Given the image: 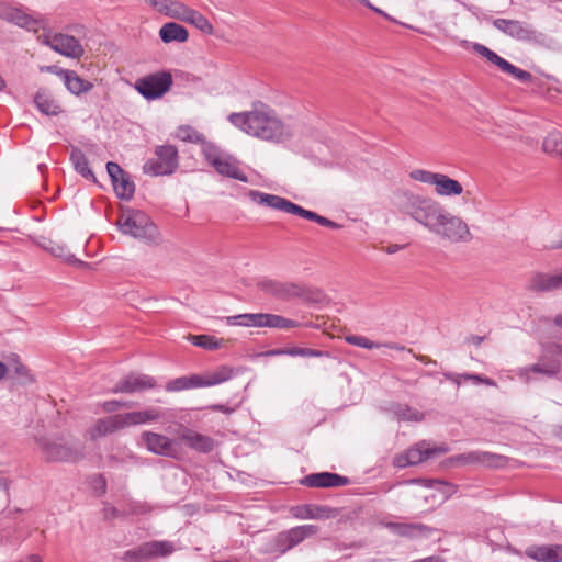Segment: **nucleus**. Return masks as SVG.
Returning <instances> with one entry per match:
<instances>
[{
	"label": "nucleus",
	"instance_id": "64",
	"mask_svg": "<svg viewBox=\"0 0 562 562\" xmlns=\"http://www.w3.org/2000/svg\"><path fill=\"white\" fill-rule=\"evenodd\" d=\"M404 247H405V246H403V245H398V244H391V245L386 246L385 251H386L387 254L392 255V254H395V252L400 251V250H401V249H403Z\"/></svg>",
	"mask_w": 562,
	"mask_h": 562
},
{
	"label": "nucleus",
	"instance_id": "47",
	"mask_svg": "<svg viewBox=\"0 0 562 562\" xmlns=\"http://www.w3.org/2000/svg\"><path fill=\"white\" fill-rule=\"evenodd\" d=\"M426 485L428 487L441 491L445 494V498H448L457 490V487L454 485L443 482V481H428Z\"/></svg>",
	"mask_w": 562,
	"mask_h": 562
},
{
	"label": "nucleus",
	"instance_id": "29",
	"mask_svg": "<svg viewBox=\"0 0 562 562\" xmlns=\"http://www.w3.org/2000/svg\"><path fill=\"white\" fill-rule=\"evenodd\" d=\"M64 83L69 92L72 94H80L83 92H88L93 88V85L81 77H79L76 71L69 70L68 72H64Z\"/></svg>",
	"mask_w": 562,
	"mask_h": 562
},
{
	"label": "nucleus",
	"instance_id": "1",
	"mask_svg": "<svg viewBox=\"0 0 562 562\" xmlns=\"http://www.w3.org/2000/svg\"><path fill=\"white\" fill-rule=\"evenodd\" d=\"M397 207L441 239L458 244L472 238L468 224L432 198L405 190L397 194Z\"/></svg>",
	"mask_w": 562,
	"mask_h": 562
},
{
	"label": "nucleus",
	"instance_id": "12",
	"mask_svg": "<svg viewBox=\"0 0 562 562\" xmlns=\"http://www.w3.org/2000/svg\"><path fill=\"white\" fill-rule=\"evenodd\" d=\"M142 440L146 449L157 456L173 458L178 453L176 442L161 434L144 431L142 434Z\"/></svg>",
	"mask_w": 562,
	"mask_h": 562
},
{
	"label": "nucleus",
	"instance_id": "35",
	"mask_svg": "<svg viewBox=\"0 0 562 562\" xmlns=\"http://www.w3.org/2000/svg\"><path fill=\"white\" fill-rule=\"evenodd\" d=\"M70 160L76 169L86 179H94L92 170L89 168V162L85 154L78 149H72L70 154Z\"/></svg>",
	"mask_w": 562,
	"mask_h": 562
},
{
	"label": "nucleus",
	"instance_id": "41",
	"mask_svg": "<svg viewBox=\"0 0 562 562\" xmlns=\"http://www.w3.org/2000/svg\"><path fill=\"white\" fill-rule=\"evenodd\" d=\"M184 22L193 24L196 29L204 33L213 34V25L203 14L196 10L191 9Z\"/></svg>",
	"mask_w": 562,
	"mask_h": 562
},
{
	"label": "nucleus",
	"instance_id": "60",
	"mask_svg": "<svg viewBox=\"0 0 562 562\" xmlns=\"http://www.w3.org/2000/svg\"><path fill=\"white\" fill-rule=\"evenodd\" d=\"M94 483H95L94 488L97 491H99V494L105 493L106 484H105V480L101 475H98L94 479Z\"/></svg>",
	"mask_w": 562,
	"mask_h": 562
},
{
	"label": "nucleus",
	"instance_id": "10",
	"mask_svg": "<svg viewBox=\"0 0 562 562\" xmlns=\"http://www.w3.org/2000/svg\"><path fill=\"white\" fill-rule=\"evenodd\" d=\"M450 461L460 465H482L486 468H499L505 464L503 456L479 450L453 456Z\"/></svg>",
	"mask_w": 562,
	"mask_h": 562
},
{
	"label": "nucleus",
	"instance_id": "21",
	"mask_svg": "<svg viewBox=\"0 0 562 562\" xmlns=\"http://www.w3.org/2000/svg\"><path fill=\"white\" fill-rule=\"evenodd\" d=\"M180 440H182L189 448L201 453L211 452L215 446L213 438L199 434L190 428H184L181 431Z\"/></svg>",
	"mask_w": 562,
	"mask_h": 562
},
{
	"label": "nucleus",
	"instance_id": "30",
	"mask_svg": "<svg viewBox=\"0 0 562 562\" xmlns=\"http://www.w3.org/2000/svg\"><path fill=\"white\" fill-rule=\"evenodd\" d=\"M226 324L231 326L262 327L263 313H249L228 316Z\"/></svg>",
	"mask_w": 562,
	"mask_h": 562
},
{
	"label": "nucleus",
	"instance_id": "8",
	"mask_svg": "<svg viewBox=\"0 0 562 562\" xmlns=\"http://www.w3.org/2000/svg\"><path fill=\"white\" fill-rule=\"evenodd\" d=\"M448 450L449 449L445 446L431 447L429 442L423 440L412 446L404 453L396 456L394 459V464L397 468L417 465L435 456L446 453Z\"/></svg>",
	"mask_w": 562,
	"mask_h": 562
},
{
	"label": "nucleus",
	"instance_id": "5",
	"mask_svg": "<svg viewBox=\"0 0 562 562\" xmlns=\"http://www.w3.org/2000/svg\"><path fill=\"white\" fill-rule=\"evenodd\" d=\"M179 167L178 149L173 145H159L155 148V157L148 159L143 171L150 176H169Z\"/></svg>",
	"mask_w": 562,
	"mask_h": 562
},
{
	"label": "nucleus",
	"instance_id": "24",
	"mask_svg": "<svg viewBox=\"0 0 562 562\" xmlns=\"http://www.w3.org/2000/svg\"><path fill=\"white\" fill-rule=\"evenodd\" d=\"M34 103L40 112L45 115L56 116L61 112L60 105L53 99L52 94L45 90L40 89L35 97Z\"/></svg>",
	"mask_w": 562,
	"mask_h": 562
},
{
	"label": "nucleus",
	"instance_id": "26",
	"mask_svg": "<svg viewBox=\"0 0 562 562\" xmlns=\"http://www.w3.org/2000/svg\"><path fill=\"white\" fill-rule=\"evenodd\" d=\"M159 36L164 43H184L189 37V33L182 25L169 22L161 26L159 30Z\"/></svg>",
	"mask_w": 562,
	"mask_h": 562
},
{
	"label": "nucleus",
	"instance_id": "55",
	"mask_svg": "<svg viewBox=\"0 0 562 562\" xmlns=\"http://www.w3.org/2000/svg\"><path fill=\"white\" fill-rule=\"evenodd\" d=\"M285 536V532L279 533L274 539L273 548L274 550L279 551L280 553H285L288 550L292 549L293 546H290L288 539H283Z\"/></svg>",
	"mask_w": 562,
	"mask_h": 562
},
{
	"label": "nucleus",
	"instance_id": "49",
	"mask_svg": "<svg viewBox=\"0 0 562 562\" xmlns=\"http://www.w3.org/2000/svg\"><path fill=\"white\" fill-rule=\"evenodd\" d=\"M189 389L188 376H180L169 381L166 385L168 392H179Z\"/></svg>",
	"mask_w": 562,
	"mask_h": 562
},
{
	"label": "nucleus",
	"instance_id": "18",
	"mask_svg": "<svg viewBox=\"0 0 562 562\" xmlns=\"http://www.w3.org/2000/svg\"><path fill=\"white\" fill-rule=\"evenodd\" d=\"M0 19L19 27H29L35 23V20L25 13L22 8L5 0H0Z\"/></svg>",
	"mask_w": 562,
	"mask_h": 562
},
{
	"label": "nucleus",
	"instance_id": "4",
	"mask_svg": "<svg viewBox=\"0 0 562 562\" xmlns=\"http://www.w3.org/2000/svg\"><path fill=\"white\" fill-rule=\"evenodd\" d=\"M201 150L206 162L212 166L218 175L241 182H248L247 175L240 168V161L232 154L223 150L213 143L204 140L202 142Z\"/></svg>",
	"mask_w": 562,
	"mask_h": 562
},
{
	"label": "nucleus",
	"instance_id": "31",
	"mask_svg": "<svg viewBox=\"0 0 562 562\" xmlns=\"http://www.w3.org/2000/svg\"><path fill=\"white\" fill-rule=\"evenodd\" d=\"M148 559L166 558L171 555L176 547L173 542L168 540H153L146 542Z\"/></svg>",
	"mask_w": 562,
	"mask_h": 562
},
{
	"label": "nucleus",
	"instance_id": "9",
	"mask_svg": "<svg viewBox=\"0 0 562 562\" xmlns=\"http://www.w3.org/2000/svg\"><path fill=\"white\" fill-rule=\"evenodd\" d=\"M42 43L54 52L74 59L80 58L85 53L83 46L75 36L64 33L45 35Z\"/></svg>",
	"mask_w": 562,
	"mask_h": 562
},
{
	"label": "nucleus",
	"instance_id": "15",
	"mask_svg": "<svg viewBox=\"0 0 562 562\" xmlns=\"http://www.w3.org/2000/svg\"><path fill=\"white\" fill-rule=\"evenodd\" d=\"M493 25L505 35L518 41L531 40L535 34L528 24L518 20L495 19Z\"/></svg>",
	"mask_w": 562,
	"mask_h": 562
},
{
	"label": "nucleus",
	"instance_id": "27",
	"mask_svg": "<svg viewBox=\"0 0 562 562\" xmlns=\"http://www.w3.org/2000/svg\"><path fill=\"white\" fill-rule=\"evenodd\" d=\"M345 341L348 342L349 345L369 349V350L375 349V348H381V347H385V348L398 350V351L405 350V347L400 344L376 342V341H372V340L368 339L364 336H359V335H347V336H345Z\"/></svg>",
	"mask_w": 562,
	"mask_h": 562
},
{
	"label": "nucleus",
	"instance_id": "37",
	"mask_svg": "<svg viewBox=\"0 0 562 562\" xmlns=\"http://www.w3.org/2000/svg\"><path fill=\"white\" fill-rule=\"evenodd\" d=\"M188 339L196 347L216 350L223 346V340L210 335H189Z\"/></svg>",
	"mask_w": 562,
	"mask_h": 562
},
{
	"label": "nucleus",
	"instance_id": "25",
	"mask_svg": "<svg viewBox=\"0 0 562 562\" xmlns=\"http://www.w3.org/2000/svg\"><path fill=\"white\" fill-rule=\"evenodd\" d=\"M294 515L301 519H327L335 516V510L321 505H304L295 508Z\"/></svg>",
	"mask_w": 562,
	"mask_h": 562
},
{
	"label": "nucleus",
	"instance_id": "17",
	"mask_svg": "<svg viewBox=\"0 0 562 562\" xmlns=\"http://www.w3.org/2000/svg\"><path fill=\"white\" fill-rule=\"evenodd\" d=\"M434 189L435 193L442 198H452L464 194L463 200H467L471 195L470 191L464 192L462 184L458 180L440 172L437 173Z\"/></svg>",
	"mask_w": 562,
	"mask_h": 562
},
{
	"label": "nucleus",
	"instance_id": "13",
	"mask_svg": "<svg viewBox=\"0 0 562 562\" xmlns=\"http://www.w3.org/2000/svg\"><path fill=\"white\" fill-rule=\"evenodd\" d=\"M248 196L254 203L259 205H265L271 207L273 210L282 211L289 214H297L299 206L297 204L286 200L285 198L265 193L257 190H250L248 192Z\"/></svg>",
	"mask_w": 562,
	"mask_h": 562
},
{
	"label": "nucleus",
	"instance_id": "53",
	"mask_svg": "<svg viewBox=\"0 0 562 562\" xmlns=\"http://www.w3.org/2000/svg\"><path fill=\"white\" fill-rule=\"evenodd\" d=\"M106 171L111 178L112 183L126 175L125 171L116 162L112 161L106 164Z\"/></svg>",
	"mask_w": 562,
	"mask_h": 562
},
{
	"label": "nucleus",
	"instance_id": "6",
	"mask_svg": "<svg viewBox=\"0 0 562 562\" xmlns=\"http://www.w3.org/2000/svg\"><path fill=\"white\" fill-rule=\"evenodd\" d=\"M119 224L123 234L131 235L134 238L155 241L158 237L157 226L144 212H131L123 216Z\"/></svg>",
	"mask_w": 562,
	"mask_h": 562
},
{
	"label": "nucleus",
	"instance_id": "50",
	"mask_svg": "<svg viewBox=\"0 0 562 562\" xmlns=\"http://www.w3.org/2000/svg\"><path fill=\"white\" fill-rule=\"evenodd\" d=\"M504 72L512 75L513 77H515L516 79H518L521 82H528L532 78L530 72H528L524 69L517 68L516 66H514L510 63H509V67L506 68Z\"/></svg>",
	"mask_w": 562,
	"mask_h": 562
},
{
	"label": "nucleus",
	"instance_id": "32",
	"mask_svg": "<svg viewBox=\"0 0 562 562\" xmlns=\"http://www.w3.org/2000/svg\"><path fill=\"white\" fill-rule=\"evenodd\" d=\"M317 530L318 528L314 525L299 526L285 531L283 539H288L290 546L295 547L307 537L315 535Z\"/></svg>",
	"mask_w": 562,
	"mask_h": 562
},
{
	"label": "nucleus",
	"instance_id": "61",
	"mask_svg": "<svg viewBox=\"0 0 562 562\" xmlns=\"http://www.w3.org/2000/svg\"><path fill=\"white\" fill-rule=\"evenodd\" d=\"M547 353H562V345L561 344H550L544 348Z\"/></svg>",
	"mask_w": 562,
	"mask_h": 562
},
{
	"label": "nucleus",
	"instance_id": "51",
	"mask_svg": "<svg viewBox=\"0 0 562 562\" xmlns=\"http://www.w3.org/2000/svg\"><path fill=\"white\" fill-rule=\"evenodd\" d=\"M189 389L198 387H210L207 373L205 374H192L188 376Z\"/></svg>",
	"mask_w": 562,
	"mask_h": 562
},
{
	"label": "nucleus",
	"instance_id": "38",
	"mask_svg": "<svg viewBox=\"0 0 562 562\" xmlns=\"http://www.w3.org/2000/svg\"><path fill=\"white\" fill-rule=\"evenodd\" d=\"M206 373L210 386H214L231 380L235 374V370L228 366H221L214 371Z\"/></svg>",
	"mask_w": 562,
	"mask_h": 562
},
{
	"label": "nucleus",
	"instance_id": "57",
	"mask_svg": "<svg viewBox=\"0 0 562 562\" xmlns=\"http://www.w3.org/2000/svg\"><path fill=\"white\" fill-rule=\"evenodd\" d=\"M40 70L43 72V71H46V72H50V74H54L58 77H60L63 80L65 78V74L63 72H68L69 70L68 69H63V68H59L55 65H52V66H43L40 68Z\"/></svg>",
	"mask_w": 562,
	"mask_h": 562
},
{
	"label": "nucleus",
	"instance_id": "19",
	"mask_svg": "<svg viewBox=\"0 0 562 562\" xmlns=\"http://www.w3.org/2000/svg\"><path fill=\"white\" fill-rule=\"evenodd\" d=\"M301 483L308 487H337L347 485L349 480L336 473L321 472L304 476Z\"/></svg>",
	"mask_w": 562,
	"mask_h": 562
},
{
	"label": "nucleus",
	"instance_id": "16",
	"mask_svg": "<svg viewBox=\"0 0 562 562\" xmlns=\"http://www.w3.org/2000/svg\"><path fill=\"white\" fill-rule=\"evenodd\" d=\"M155 386V380L146 374H128L112 390L113 393H136Z\"/></svg>",
	"mask_w": 562,
	"mask_h": 562
},
{
	"label": "nucleus",
	"instance_id": "54",
	"mask_svg": "<svg viewBox=\"0 0 562 562\" xmlns=\"http://www.w3.org/2000/svg\"><path fill=\"white\" fill-rule=\"evenodd\" d=\"M179 136L183 140H188V142H192V143L202 142V136L198 132L193 131L190 127L180 128Z\"/></svg>",
	"mask_w": 562,
	"mask_h": 562
},
{
	"label": "nucleus",
	"instance_id": "59",
	"mask_svg": "<svg viewBox=\"0 0 562 562\" xmlns=\"http://www.w3.org/2000/svg\"><path fill=\"white\" fill-rule=\"evenodd\" d=\"M209 409L214 411V412H221L226 415H229L234 412V408L228 407L226 405H222V404H213V405L209 406Z\"/></svg>",
	"mask_w": 562,
	"mask_h": 562
},
{
	"label": "nucleus",
	"instance_id": "46",
	"mask_svg": "<svg viewBox=\"0 0 562 562\" xmlns=\"http://www.w3.org/2000/svg\"><path fill=\"white\" fill-rule=\"evenodd\" d=\"M47 249L54 257L60 258L67 262H71L75 260V256L68 250V248L65 245L50 243V246Z\"/></svg>",
	"mask_w": 562,
	"mask_h": 562
},
{
	"label": "nucleus",
	"instance_id": "7",
	"mask_svg": "<svg viewBox=\"0 0 562 562\" xmlns=\"http://www.w3.org/2000/svg\"><path fill=\"white\" fill-rule=\"evenodd\" d=\"M172 85L170 72L159 71L139 78L135 82L136 90L147 100H156L167 93Z\"/></svg>",
	"mask_w": 562,
	"mask_h": 562
},
{
	"label": "nucleus",
	"instance_id": "62",
	"mask_svg": "<svg viewBox=\"0 0 562 562\" xmlns=\"http://www.w3.org/2000/svg\"><path fill=\"white\" fill-rule=\"evenodd\" d=\"M299 326V322L283 317L282 329L296 328Z\"/></svg>",
	"mask_w": 562,
	"mask_h": 562
},
{
	"label": "nucleus",
	"instance_id": "33",
	"mask_svg": "<svg viewBox=\"0 0 562 562\" xmlns=\"http://www.w3.org/2000/svg\"><path fill=\"white\" fill-rule=\"evenodd\" d=\"M128 426H136L157 420L161 414L158 408H148L139 412L125 413Z\"/></svg>",
	"mask_w": 562,
	"mask_h": 562
},
{
	"label": "nucleus",
	"instance_id": "45",
	"mask_svg": "<svg viewBox=\"0 0 562 562\" xmlns=\"http://www.w3.org/2000/svg\"><path fill=\"white\" fill-rule=\"evenodd\" d=\"M437 173L438 172H432V171L425 170V169H415L409 172V177H411V179H413L415 181L430 184L434 187Z\"/></svg>",
	"mask_w": 562,
	"mask_h": 562
},
{
	"label": "nucleus",
	"instance_id": "42",
	"mask_svg": "<svg viewBox=\"0 0 562 562\" xmlns=\"http://www.w3.org/2000/svg\"><path fill=\"white\" fill-rule=\"evenodd\" d=\"M296 215L300 217L316 222L317 224L325 226V227H330L334 229H337L340 227V225L337 224L336 222H333L331 220H329L327 217L321 216L315 212L305 210L302 206H299V211H297Z\"/></svg>",
	"mask_w": 562,
	"mask_h": 562
},
{
	"label": "nucleus",
	"instance_id": "11",
	"mask_svg": "<svg viewBox=\"0 0 562 562\" xmlns=\"http://www.w3.org/2000/svg\"><path fill=\"white\" fill-rule=\"evenodd\" d=\"M260 290L279 300H293L305 294L303 285L294 282H281L276 280H262L259 283Z\"/></svg>",
	"mask_w": 562,
	"mask_h": 562
},
{
	"label": "nucleus",
	"instance_id": "39",
	"mask_svg": "<svg viewBox=\"0 0 562 562\" xmlns=\"http://www.w3.org/2000/svg\"><path fill=\"white\" fill-rule=\"evenodd\" d=\"M191 8L180 1L168 0L165 15L184 22Z\"/></svg>",
	"mask_w": 562,
	"mask_h": 562
},
{
	"label": "nucleus",
	"instance_id": "56",
	"mask_svg": "<svg viewBox=\"0 0 562 562\" xmlns=\"http://www.w3.org/2000/svg\"><path fill=\"white\" fill-rule=\"evenodd\" d=\"M154 10L165 15L168 0H145Z\"/></svg>",
	"mask_w": 562,
	"mask_h": 562
},
{
	"label": "nucleus",
	"instance_id": "14",
	"mask_svg": "<svg viewBox=\"0 0 562 562\" xmlns=\"http://www.w3.org/2000/svg\"><path fill=\"white\" fill-rule=\"evenodd\" d=\"M127 427L130 426L125 414H117L98 419L94 426L89 430V436L92 440H95L100 437L112 435Z\"/></svg>",
	"mask_w": 562,
	"mask_h": 562
},
{
	"label": "nucleus",
	"instance_id": "3",
	"mask_svg": "<svg viewBox=\"0 0 562 562\" xmlns=\"http://www.w3.org/2000/svg\"><path fill=\"white\" fill-rule=\"evenodd\" d=\"M38 450L48 462H77L85 457V447L79 441L64 438H38Z\"/></svg>",
	"mask_w": 562,
	"mask_h": 562
},
{
	"label": "nucleus",
	"instance_id": "23",
	"mask_svg": "<svg viewBox=\"0 0 562 562\" xmlns=\"http://www.w3.org/2000/svg\"><path fill=\"white\" fill-rule=\"evenodd\" d=\"M560 288H562V271L558 274L536 273L528 282V289L533 292H549Z\"/></svg>",
	"mask_w": 562,
	"mask_h": 562
},
{
	"label": "nucleus",
	"instance_id": "40",
	"mask_svg": "<svg viewBox=\"0 0 562 562\" xmlns=\"http://www.w3.org/2000/svg\"><path fill=\"white\" fill-rule=\"evenodd\" d=\"M473 48L481 56L485 57L488 61L495 64L501 70L505 71V69L509 67V63L506 59L498 56L496 53H494L486 46L482 44H474Z\"/></svg>",
	"mask_w": 562,
	"mask_h": 562
},
{
	"label": "nucleus",
	"instance_id": "58",
	"mask_svg": "<svg viewBox=\"0 0 562 562\" xmlns=\"http://www.w3.org/2000/svg\"><path fill=\"white\" fill-rule=\"evenodd\" d=\"M122 406H124V404L120 401H108L103 403V409L108 413L115 412Z\"/></svg>",
	"mask_w": 562,
	"mask_h": 562
},
{
	"label": "nucleus",
	"instance_id": "22",
	"mask_svg": "<svg viewBox=\"0 0 562 562\" xmlns=\"http://www.w3.org/2000/svg\"><path fill=\"white\" fill-rule=\"evenodd\" d=\"M526 554L538 562H562V544L532 546Z\"/></svg>",
	"mask_w": 562,
	"mask_h": 562
},
{
	"label": "nucleus",
	"instance_id": "63",
	"mask_svg": "<svg viewBox=\"0 0 562 562\" xmlns=\"http://www.w3.org/2000/svg\"><path fill=\"white\" fill-rule=\"evenodd\" d=\"M462 379L467 381H473L475 383H480L482 381V375L474 374V373H464L461 374Z\"/></svg>",
	"mask_w": 562,
	"mask_h": 562
},
{
	"label": "nucleus",
	"instance_id": "44",
	"mask_svg": "<svg viewBox=\"0 0 562 562\" xmlns=\"http://www.w3.org/2000/svg\"><path fill=\"white\" fill-rule=\"evenodd\" d=\"M397 532L402 536H414L416 532L418 533H427L430 532L431 529L422 524H403L396 525Z\"/></svg>",
	"mask_w": 562,
	"mask_h": 562
},
{
	"label": "nucleus",
	"instance_id": "34",
	"mask_svg": "<svg viewBox=\"0 0 562 562\" xmlns=\"http://www.w3.org/2000/svg\"><path fill=\"white\" fill-rule=\"evenodd\" d=\"M542 150L548 155L562 158V132L549 133L543 139Z\"/></svg>",
	"mask_w": 562,
	"mask_h": 562
},
{
	"label": "nucleus",
	"instance_id": "48",
	"mask_svg": "<svg viewBox=\"0 0 562 562\" xmlns=\"http://www.w3.org/2000/svg\"><path fill=\"white\" fill-rule=\"evenodd\" d=\"M286 355L292 356V357H296V356H300V357H321V356H323V352L319 351V350L310 349V348L293 347V348H289L286 350Z\"/></svg>",
	"mask_w": 562,
	"mask_h": 562
},
{
	"label": "nucleus",
	"instance_id": "52",
	"mask_svg": "<svg viewBox=\"0 0 562 562\" xmlns=\"http://www.w3.org/2000/svg\"><path fill=\"white\" fill-rule=\"evenodd\" d=\"M283 316L263 313L262 327L282 328Z\"/></svg>",
	"mask_w": 562,
	"mask_h": 562
},
{
	"label": "nucleus",
	"instance_id": "2",
	"mask_svg": "<svg viewBox=\"0 0 562 562\" xmlns=\"http://www.w3.org/2000/svg\"><path fill=\"white\" fill-rule=\"evenodd\" d=\"M228 120L246 134L271 143L289 140L295 132L290 121L281 120L271 106L261 101L254 102L249 111L232 113Z\"/></svg>",
	"mask_w": 562,
	"mask_h": 562
},
{
	"label": "nucleus",
	"instance_id": "20",
	"mask_svg": "<svg viewBox=\"0 0 562 562\" xmlns=\"http://www.w3.org/2000/svg\"><path fill=\"white\" fill-rule=\"evenodd\" d=\"M561 370V363L558 360H548L546 356H541L537 363H533L529 367L520 368L517 372L518 376L529 381V372L543 374L546 376L552 378L555 376Z\"/></svg>",
	"mask_w": 562,
	"mask_h": 562
},
{
	"label": "nucleus",
	"instance_id": "28",
	"mask_svg": "<svg viewBox=\"0 0 562 562\" xmlns=\"http://www.w3.org/2000/svg\"><path fill=\"white\" fill-rule=\"evenodd\" d=\"M389 412L396 420L403 422H422L425 417L418 409L401 403L392 404Z\"/></svg>",
	"mask_w": 562,
	"mask_h": 562
},
{
	"label": "nucleus",
	"instance_id": "43",
	"mask_svg": "<svg viewBox=\"0 0 562 562\" xmlns=\"http://www.w3.org/2000/svg\"><path fill=\"white\" fill-rule=\"evenodd\" d=\"M122 560L124 562H147V561H149L146 542L139 544L136 548L125 551L122 555Z\"/></svg>",
	"mask_w": 562,
	"mask_h": 562
},
{
	"label": "nucleus",
	"instance_id": "36",
	"mask_svg": "<svg viewBox=\"0 0 562 562\" xmlns=\"http://www.w3.org/2000/svg\"><path fill=\"white\" fill-rule=\"evenodd\" d=\"M114 191L116 195L121 200H130L133 198L135 192V184L134 182L128 178L127 175L120 178L119 180L114 181L113 183Z\"/></svg>",
	"mask_w": 562,
	"mask_h": 562
}]
</instances>
